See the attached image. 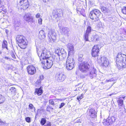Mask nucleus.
<instances>
[{"mask_svg":"<svg viewBox=\"0 0 126 126\" xmlns=\"http://www.w3.org/2000/svg\"><path fill=\"white\" fill-rule=\"evenodd\" d=\"M15 25L16 27H19L20 24V22L16 21L15 22Z\"/></svg>","mask_w":126,"mask_h":126,"instance_id":"35","label":"nucleus"},{"mask_svg":"<svg viewBox=\"0 0 126 126\" xmlns=\"http://www.w3.org/2000/svg\"><path fill=\"white\" fill-rule=\"evenodd\" d=\"M60 49V48H57L55 50V52L56 54H59V51Z\"/></svg>","mask_w":126,"mask_h":126,"instance_id":"40","label":"nucleus"},{"mask_svg":"<svg viewBox=\"0 0 126 126\" xmlns=\"http://www.w3.org/2000/svg\"><path fill=\"white\" fill-rule=\"evenodd\" d=\"M7 42L6 40H3L2 45V47L3 48H6L7 49Z\"/></svg>","mask_w":126,"mask_h":126,"instance_id":"27","label":"nucleus"},{"mask_svg":"<svg viewBox=\"0 0 126 126\" xmlns=\"http://www.w3.org/2000/svg\"><path fill=\"white\" fill-rule=\"evenodd\" d=\"M81 120L80 119H78L77 120L76 122L77 123H81Z\"/></svg>","mask_w":126,"mask_h":126,"instance_id":"47","label":"nucleus"},{"mask_svg":"<svg viewBox=\"0 0 126 126\" xmlns=\"http://www.w3.org/2000/svg\"><path fill=\"white\" fill-rule=\"evenodd\" d=\"M116 63L117 64L123 68H125L126 66V55L120 53H118L116 58Z\"/></svg>","mask_w":126,"mask_h":126,"instance_id":"2","label":"nucleus"},{"mask_svg":"<svg viewBox=\"0 0 126 126\" xmlns=\"http://www.w3.org/2000/svg\"><path fill=\"white\" fill-rule=\"evenodd\" d=\"M19 3L22 6L24 9H26L29 6V3L28 0H20Z\"/></svg>","mask_w":126,"mask_h":126,"instance_id":"9","label":"nucleus"},{"mask_svg":"<svg viewBox=\"0 0 126 126\" xmlns=\"http://www.w3.org/2000/svg\"><path fill=\"white\" fill-rule=\"evenodd\" d=\"M96 75V70L93 68L91 71H90L89 75V76L91 79L93 78L94 77H95Z\"/></svg>","mask_w":126,"mask_h":126,"instance_id":"18","label":"nucleus"},{"mask_svg":"<svg viewBox=\"0 0 126 126\" xmlns=\"http://www.w3.org/2000/svg\"><path fill=\"white\" fill-rule=\"evenodd\" d=\"M80 84H79L78 85H77L76 86L77 87H78V88H81L83 86V85L82 84H81V85L79 87L78 86L79 85H80Z\"/></svg>","mask_w":126,"mask_h":126,"instance_id":"50","label":"nucleus"},{"mask_svg":"<svg viewBox=\"0 0 126 126\" xmlns=\"http://www.w3.org/2000/svg\"><path fill=\"white\" fill-rule=\"evenodd\" d=\"M41 16L40 14V13L37 14L36 15V18H38L40 17Z\"/></svg>","mask_w":126,"mask_h":126,"instance_id":"43","label":"nucleus"},{"mask_svg":"<svg viewBox=\"0 0 126 126\" xmlns=\"http://www.w3.org/2000/svg\"><path fill=\"white\" fill-rule=\"evenodd\" d=\"M51 123L49 122L47 125H45V126H51Z\"/></svg>","mask_w":126,"mask_h":126,"instance_id":"51","label":"nucleus"},{"mask_svg":"<svg viewBox=\"0 0 126 126\" xmlns=\"http://www.w3.org/2000/svg\"><path fill=\"white\" fill-rule=\"evenodd\" d=\"M37 53L40 59H42L41 62L44 68L46 69L50 68L53 64V59L50 57V52L46 49L43 50L42 52L38 51L37 49Z\"/></svg>","mask_w":126,"mask_h":126,"instance_id":"1","label":"nucleus"},{"mask_svg":"<svg viewBox=\"0 0 126 126\" xmlns=\"http://www.w3.org/2000/svg\"><path fill=\"white\" fill-rule=\"evenodd\" d=\"M122 12L124 14L126 15V7H124L122 9Z\"/></svg>","mask_w":126,"mask_h":126,"instance_id":"34","label":"nucleus"},{"mask_svg":"<svg viewBox=\"0 0 126 126\" xmlns=\"http://www.w3.org/2000/svg\"><path fill=\"white\" fill-rule=\"evenodd\" d=\"M75 63V62L73 58L70 56L68 57L67 59L66 64H74Z\"/></svg>","mask_w":126,"mask_h":126,"instance_id":"19","label":"nucleus"},{"mask_svg":"<svg viewBox=\"0 0 126 126\" xmlns=\"http://www.w3.org/2000/svg\"><path fill=\"white\" fill-rule=\"evenodd\" d=\"M46 122V120L45 118H42L41 119L40 124L42 125H44Z\"/></svg>","mask_w":126,"mask_h":126,"instance_id":"32","label":"nucleus"},{"mask_svg":"<svg viewBox=\"0 0 126 126\" xmlns=\"http://www.w3.org/2000/svg\"><path fill=\"white\" fill-rule=\"evenodd\" d=\"M4 100V98L2 95H0V104L3 102Z\"/></svg>","mask_w":126,"mask_h":126,"instance_id":"33","label":"nucleus"},{"mask_svg":"<svg viewBox=\"0 0 126 126\" xmlns=\"http://www.w3.org/2000/svg\"><path fill=\"white\" fill-rule=\"evenodd\" d=\"M24 19L26 21L29 22L32 20L33 17L31 16V14L28 13L25 15Z\"/></svg>","mask_w":126,"mask_h":126,"instance_id":"13","label":"nucleus"},{"mask_svg":"<svg viewBox=\"0 0 126 126\" xmlns=\"http://www.w3.org/2000/svg\"><path fill=\"white\" fill-rule=\"evenodd\" d=\"M29 109H30L32 110L33 109L34 110H35V108L34 107L33 105L32 104H31L29 105Z\"/></svg>","mask_w":126,"mask_h":126,"instance_id":"36","label":"nucleus"},{"mask_svg":"<svg viewBox=\"0 0 126 126\" xmlns=\"http://www.w3.org/2000/svg\"><path fill=\"white\" fill-rule=\"evenodd\" d=\"M101 13L100 11L96 9L91 11L89 15V16L92 19L98 21V16L100 15Z\"/></svg>","mask_w":126,"mask_h":126,"instance_id":"4","label":"nucleus"},{"mask_svg":"<svg viewBox=\"0 0 126 126\" xmlns=\"http://www.w3.org/2000/svg\"><path fill=\"white\" fill-rule=\"evenodd\" d=\"M94 39L93 40H92V41H93L94 40H95L96 41H98L99 39V36L97 35H95L93 36Z\"/></svg>","mask_w":126,"mask_h":126,"instance_id":"31","label":"nucleus"},{"mask_svg":"<svg viewBox=\"0 0 126 126\" xmlns=\"http://www.w3.org/2000/svg\"><path fill=\"white\" fill-rule=\"evenodd\" d=\"M4 59H6L7 60H8L9 58H8L7 57H5L4 58Z\"/></svg>","mask_w":126,"mask_h":126,"instance_id":"58","label":"nucleus"},{"mask_svg":"<svg viewBox=\"0 0 126 126\" xmlns=\"http://www.w3.org/2000/svg\"><path fill=\"white\" fill-rule=\"evenodd\" d=\"M49 40L51 43L55 42L56 40L57 35L54 31L52 29L50 30L47 35Z\"/></svg>","mask_w":126,"mask_h":126,"instance_id":"5","label":"nucleus"},{"mask_svg":"<svg viewBox=\"0 0 126 126\" xmlns=\"http://www.w3.org/2000/svg\"><path fill=\"white\" fill-rule=\"evenodd\" d=\"M9 93L13 95H15L16 93V89L14 87L10 88L9 90Z\"/></svg>","mask_w":126,"mask_h":126,"instance_id":"21","label":"nucleus"},{"mask_svg":"<svg viewBox=\"0 0 126 126\" xmlns=\"http://www.w3.org/2000/svg\"><path fill=\"white\" fill-rule=\"evenodd\" d=\"M26 121L28 122L29 123L30 122V118L29 117H27L25 118Z\"/></svg>","mask_w":126,"mask_h":126,"instance_id":"42","label":"nucleus"},{"mask_svg":"<svg viewBox=\"0 0 126 126\" xmlns=\"http://www.w3.org/2000/svg\"><path fill=\"white\" fill-rule=\"evenodd\" d=\"M66 68L68 70H72L74 67V64H66Z\"/></svg>","mask_w":126,"mask_h":126,"instance_id":"25","label":"nucleus"},{"mask_svg":"<svg viewBox=\"0 0 126 126\" xmlns=\"http://www.w3.org/2000/svg\"><path fill=\"white\" fill-rule=\"evenodd\" d=\"M1 53H2L0 51V54H1Z\"/></svg>","mask_w":126,"mask_h":126,"instance_id":"61","label":"nucleus"},{"mask_svg":"<svg viewBox=\"0 0 126 126\" xmlns=\"http://www.w3.org/2000/svg\"><path fill=\"white\" fill-rule=\"evenodd\" d=\"M83 94H82L80 96H79L80 97V98L81 99L82 98H83Z\"/></svg>","mask_w":126,"mask_h":126,"instance_id":"55","label":"nucleus"},{"mask_svg":"<svg viewBox=\"0 0 126 126\" xmlns=\"http://www.w3.org/2000/svg\"><path fill=\"white\" fill-rule=\"evenodd\" d=\"M89 35V34L85 33L84 35V39L86 41H89L88 39Z\"/></svg>","mask_w":126,"mask_h":126,"instance_id":"28","label":"nucleus"},{"mask_svg":"<svg viewBox=\"0 0 126 126\" xmlns=\"http://www.w3.org/2000/svg\"><path fill=\"white\" fill-rule=\"evenodd\" d=\"M16 40L18 42L19 46L21 48L25 49L27 46V41L24 37L18 35L16 38Z\"/></svg>","mask_w":126,"mask_h":126,"instance_id":"3","label":"nucleus"},{"mask_svg":"<svg viewBox=\"0 0 126 126\" xmlns=\"http://www.w3.org/2000/svg\"><path fill=\"white\" fill-rule=\"evenodd\" d=\"M43 87H41L39 88L36 89L35 93H36L38 95H40L43 93Z\"/></svg>","mask_w":126,"mask_h":126,"instance_id":"20","label":"nucleus"},{"mask_svg":"<svg viewBox=\"0 0 126 126\" xmlns=\"http://www.w3.org/2000/svg\"><path fill=\"white\" fill-rule=\"evenodd\" d=\"M99 46L95 45L94 46L92 49V55L93 57H96L98 55V54L100 50Z\"/></svg>","mask_w":126,"mask_h":126,"instance_id":"8","label":"nucleus"},{"mask_svg":"<svg viewBox=\"0 0 126 126\" xmlns=\"http://www.w3.org/2000/svg\"><path fill=\"white\" fill-rule=\"evenodd\" d=\"M112 95V94H110V96H111Z\"/></svg>","mask_w":126,"mask_h":126,"instance_id":"63","label":"nucleus"},{"mask_svg":"<svg viewBox=\"0 0 126 126\" xmlns=\"http://www.w3.org/2000/svg\"><path fill=\"white\" fill-rule=\"evenodd\" d=\"M46 36L45 32L42 30H41L39 32L38 37L41 40L44 39Z\"/></svg>","mask_w":126,"mask_h":126,"instance_id":"17","label":"nucleus"},{"mask_svg":"<svg viewBox=\"0 0 126 126\" xmlns=\"http://www.w3.org/2000/svg\"><path fill=\"white\" fill-rule=\"evenodd\" d=\"M56 77L57 80L59 82H63L65 79V76L62 73L57 74Z\"/></svg>","mask_w":126,"mask_h":126,"instance_id":"11","label":"nucleus"},{"mask_svg":"<svg viewBox=\"0 0 126 126\" xmlns=\"http://www.w3.org/2000/svg\"><path fill=\"white\" fill-rule=\"evenodd\" d=\"M44 79V76L43 75H40L39 77V79L42 80Z\"/></svg>","mask_w":126,"mask_h":126,"instance_id":"44","label":"nucleus"},{"mask_svg":"<svg viewBox=\"0 0 126 126\" xmlns=\"http://www.w3.org/2000/svg\"><path fill=\"white\" fill-rule=\"evenodd\" d=\"M91 27L90 26H88L85 33L89 34L91 31Z\"/></svg>","mask_w":126,"mask_h":126,"instance_id":"29","label":"nucleus"},{"mask_svg":"<svg viewBox=\"0 0 126 126\" xmlns=\"http://www.w3.org/2000/svg\"><path fill=\"white\" fill-rule=\"evenodd\" d=\"M69 30V29L67 28H63L62 29L61 33L63 34L67 35L68 34Z\"/></svg>","mask_w":126,"mask_h":126,"instance_id":"22","label":"nucleus"},{"mask_svg":"<svg viewBox=\"0 0 126 126\" xmlns=\"http://www.w3.org/2000/svg\"><path fill=\"white\" fill-rule=\"evenodd\" d=\"M65 105V104L64 103H62L61 105H60V106L59 107L60 108H61L62 107H63V106H64Z\"/></svg>","mask_w":126,"mask_h":126,"instance_id":"45","label":"nucleus"},{"mask_svg":"<svg viewBox=\"0 0 126 126\" xmlns=\"http://www.w3.org/2000/svg\"><path fill=\"white\" fill-rule=\"evenodd\" d=\"M116 80V79H114V78H112V79H109V80H106L105 81V83H107V82H114V83L115 82V81Z\"/></svg>","mask_w":126,"mask_h":126,"instance_id":"30","label":"nucleus"},{"mask_svg":"<svg viewBox=\"0 0 126 126\" xmlns=\"http://www.w3.org/2000/svg\"><path fill=\"white\" fill-rule=\"evenodd\" d=\"M59 59H58V60L56 61L58 62V61H59Z\"/></svg>","mask_w":126,"mask_h":126,"instance_id":"62","label":"nucleus"},{"mask_svg":"<svg viewBox=\"0 0 126 126\" xmlns=\"http://www.w3.org/2000/svg\"><path fill=\"white\" fill-rule=\"evenodd\" d=\"M28 73L31 75H33L36 72V70L35 68L32 65L28 66L27 67Z\"/></svg>","mask_w":126,"mask_h":126,"instance_id":"10","label":"nucleus"},{"mask_svg":"<svg viewBox=\"0 0 126 126\" xmlns=\"http://www.w3.org/2000/svg\"><path fill=\"white\" fill-rule=\"evenodd\" d=\"M43 1L45 2H46L48 1V0H43Z\"/></svg>","mask_w":126,"mask_h":126,"instance_id":"57","label":"nucleus"},{"mask_svg":"<svg viewBox=\"0 0 126 126\" xmlns=\"http://www.w3.org/2000/svg\"><path fill=\"white\" fill-rule=\"evenodd\" d=\"M5 122H3L0 119V124L1 123V124H5Z\"/></svg>","mask_w":126,"mask_h":126,"instance_id":"52","label":"nucleus"},{"mask_svg":"<svg viewBox=\"0 0 126 126\" xmlns=\"http://www.w3.org/2000/svg\"><path fill=\"white\" fill-rule=\"evenodd\" d=\"M122 97V98L124 99L125 98V96H123V97Z\"/></svg>","mask_w":126,"mask_h":126,"instance_id":"59","label":"nucleus"},{"mask_svg":"<svg viewBox=\"0 0 126 126\" xmlns=\"http://www.w3.org/2000/svg\"><path fill=\"white\" fill-rule=\"evenodd\" d=\"M90 67L89 65L87 62H84L80 64L79 68L80 71L86 72Z\"/></svg>","mask_w":126,"mask_h":126,"instance_id":"6","label":"nucleus"},{"mask_svg":"<svg viewBox=\"0 0 126 126\" xmlns=\"http://www.w3.org/2000/svg\"><path fill=\"white\" fill-rule=\"evenodd\" d=\"M49 102L50 104L53 105H54V101L53 100V99H50L49 100Z\"/></svg>","mask_w":126,"mask_h":126,"instance_id":"38","label":"nucleus"},{"mask_svg":"<svg viewBox=\"0 0 126 126\" xmlns=\"http://www.w3.org/2000/svg\"><path fill=\"white\" fill-rule=\"evenodd\" d=\"M67 47L69 55L73 54L74 53L73 45L69 43L67 45Z\"/></svg>","mask_w":126,"mask_h":126,"instance_id":"15","label":"nucleus"},{"mask_svg":"<svg viewBox=\"0 0 126 126\" xmlns=\"http://www.w3.org/2000/svg\"><path fill=\"white\" fill-rule=\"evenodd\" d=\"M1 0H0V5L1 4Z\"/></svg>","mask_w":126,"mask_h":126,"instance_id":"60","label":"nucleus"},{"mask_svg":"<svg viewBox=\"0 0 126 126\" xmlns=\"http://www.w3.org/2000/svg\"><path fill=\"white\" fill-rule=\"evenodd\" d=\"M60 10H58L57 11H53V15L56 18L58 17H59L60 16V14L61 13V12H60V13H58V12Z\"/></svg>","mask_w":126,"mask_h":126,"instance_id":"24","label":"nucleus"},{"mask_svg":"<svg viewBox=\"0 0 126 126\" xmlns=\"http://www.w3.org/2000/svg\"><path fill=\"white\" fill-rule=\"evenodd\" d=\"M60 49L59 50V54H57L58 56L59 57L60 56H61V53H60Z\"/></svg>","mask_w":126,"mask_h":126,"instance_id":"54","label":"nucleus"},{"mask_svg":"<svg viewBox=\"0 0 126 126\" xmlns=\"http://www.w3.org/2000/svg\"><path fill=\"white\" fill-rule=\"evenodd\" d=\"M93 23L94 24H96L97 26L100 28H103L102 23L100 22L98 19V21L96 20H94L93 21Z\"/></svg>","mask_w":126,"mask_h":126,"instance_id":"23","label":"nucleus"},{"mask_svg":"<svg viewBox=\"0 0 126 126\" xmlns=\"http://www.w3.org/2000/svg\"><path fill=\"white\" fill-rule=\"evenodd\" d=\"M116 120V118L115 117L112 116L111 117H109L106 120L105 122L107 124H105L107 125H110L112 123L114 122ZM105 122H104V124L105 123Z\"/></svg>","mask_w":126,"mask_h":126,"instance_id":"12","label":"nucleus"},{"mask_svg":"<svg viewBox=\"0 0 126 126\" xmlns=\"http://www.w3.org/2000/svg\"><path fill=\"white\" fill-rule=\"evenodd\" d=\"M28 53H27V56H28V58H31V56H32L31 54L30 53H29L28 54Z\"/></svg>","mask_w":126,"mask_h":126,"instance_id":"48","label":"nucleus"},{"mask_svg":"<svg viewBox=\"0 0 126 126\" xmlns=\"http://www.w3.org/2000/svg\"><path fill=\"white\" fill-rule=\"evenodd\" d=\"M88 113L91 117L95 118L96 116V113L94 110L93 109H91L87 111Z\"/></svg>","mask_w":126,"mask_h":126,"instance_id":"14","label":"nucleus"},{"mask_svg":"<svg viewBox=\"0 0 126 126\" xmlns=\"http://www.w3.org/2000/svg\"><path fill=\"white\" fill-rule=\"evenodd\" d=\"M101 9L102 11L104 12H106L107 11V8L104 6L101 8Z\"/></svg>","mask_w":126,"mask_h":126,"instance_id":"39","label":"nucleus"},{"mask_svg":"<svg viewBox=\"0 0 126 126\" xmlns=\"http://www.w3.org/2000/svg\"><path fill=\"white\" fill-rule=\"evenodd\" d=\"M42 20L41 18H39L38 20V23L40 25H41L42 24Z\"/></svg>","mask_w":126,"mask_h":126,"instance_id":"41","label":"nucleus"},{"mask_svg":"<svg viewBox=\"0 0 126 126\" xmlns=\"http://www.w3.org/2000/svg\"><path fill=\"white\" fill-rule=\"evenodd\" d=\"M41 81L42 80L40 79L38 80L37 81L36 83H38L39 84H40L41 82Z\"/></svg>","mask_w":126,"mask_h":126,"instance_id":"46","label":"nucleus"},{"mask_svg":"<svg viewBox=\"0 0 126 126\" xmlns=\"http://www.w3.org/2000/svg\"><path fill=\"white\" fill-rule=\"evenodd\" d=\"M101 65L103 67H107L109 66L110 63L109 61L106 57L103 56L100 59Z\"/></svg>","mask_w":126,"mask_h":126,"instance_id":"7","label":"nucleus"},{"mask_svg":"<svg viewBox=\"0 0 126 126\" xmlns=\"http://www.w3.org/2000/svg\"><path fill=\"white\" fill-rule=\"evenodd\" d=\"M12 57L14 58H15V55L14 54H12Z\"/></svg>","mask_w":126,"mask_h":126,"instance_id":"56","label":"nucleus"},{"mask_svg":"<svg viewBox=\"0 0 126 126\" xmlns=\"http://www.w3.org/2000/svg\"><path fill=\"white\" fill-rule=\"evenodd\" d=\"M77 98L79 101H80L81 99L80 98V96H78Z\"/></svg>","mask_w":126,"mask_h":126,"instance_id":"53","label":"nucleus"},{"mask_svg":"<svg viewBox=\"0 0 126 126\" xmlns=\"http://www.w3.org/2000/svg\"><path fill=\"white\" fill-rule=\"evenodd\" d=\"M118 103L119 105L122 106L123 104V100L122 99V97L119 98L117 100Z\"/></svg>","mask_w":126,"mask_h":126,"instance_id":"26","label":"nucleus"},{"mask_svg":"<svg viewBox=\"0 0 126 126\" xmlns=\"http://www.w3.org/2000/svg\"><path fill=\"white\" fill-rule=\"evenodd\" d=\"M61 57L59 58H61V60H63L65 58L67 54L64 49L63 48L60 49Z\"/></svg>","mask_w":126,"mask_h":126,"instance_id":"16","label":"nucleus"},{"mask_svg":"<svg viewBox=\"0 0 126 126\" xmlns=\"http://www.w3.org/2000/svg\"><path fill=\"white\" fill-rule=\"evenodd\" d=\"M59 100V99H53V100L54 102H58Z\"/></svg>","mask_w":126,"mask_h":126,"instance_id":"49","label":"nucleus"},{"mask_svg":"<svg viewBox=\"0 0 126 126\" xmlns=\"http://www.w3.org/2000/svg\"><path fill=\"white\" fill-rule=\"evenodd\" d=\"M83 56V55L82 54H79L78 55L79 59L80 61H81L82 58Z\"/></svg>","mask_w":126,"mask_h":126,"instance_id":"37","label":"nucleus"}]
</instances>
